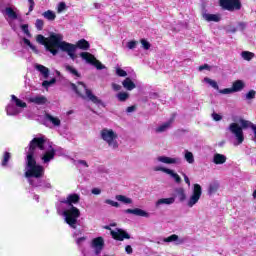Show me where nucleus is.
<instances>
[{"label":"nucleus","mask_w":256,"mask_h":256,"mask_svg":"<svg viewBox=\"0 0 256 256\" xmlns=\"http://www.w3.org/2000/svg\"><path fill=\"white\" fill-rule=\"evenodd\" d=\"M116 98L118 99V101H120L121 103H125V101H127V99H129V93L128 92H119L116 95Z\"/></svg>","instance_id":"37"},{"label":"nucleus","mask_w":256,"mask_h":256,"mask_svg":"<svg viewBox=\"0 0 256 256\" xmlns=\"http://www.w3.org/2000/svg\"><path fill=\"white\" fill-rule=\"evenodd\" d=\"M81 196L79 194H69L66 198H63L60 203L66 205V208H71L76 203H79Z\"/></svg>","instance_id":"17"},{"label":"nucleus","mask_w":256,"mask_h":256,"mask_svg":"<svg viewBox=\"0 0 256 256\" xmlns=\"http://www.w3.org/2000/svg\"><path fill=\"white\" fill-rule=\"evenodd\" d=\"M203 195V187H201L199 184H193L192 185V192L189 195V197L186 200V207L189 209H193L195 205L201 201V197Z\"/></svg>","instance_id":"8"},{"label":"nucleus","mask_w":256,"mask_h":256,"mask_svg":"<svg viewBox=\"0 0 256 256\" xmlns=\"http://www.w3.org/2000/svg\"><path fill=\"white\" fill-rule=\"evenodd\" d=\"M71 87L77 95L82 97V99H88L98 107H105L103 100L99 99V97L95 96L91 90L87 89V86H85L83 82H78V85L71 84Z\"/></svg>","instance_id":"4"},{"label":"nucleus","mask_w":256,"mask_h":256,"mask_svg":"<svg viewBox=\"0 0 256 256\" xmlns=\"http://www.w3.org/2000/svg\"><path fill=\"white\" fill-rule=\"evenodd\" d=\"M28 3L30 4L29 6V11H33L34 7H35V1L33 0H28Z\"/></svg>","instance_id":"60"},{"label":"nucleus","mask_w":256,"mask_h":256,"mask_svg":"<svg viewBox=\"0 0 256 256\" xmlns=\"http://www.w3.org/2000/svg\"><path fill=\"white\" fill-rule=\"evenodd\" d=\"M43 25H44L43 20L41 19L36 20L35 26H36V29H38V31L43 30Z\"/></svg>","instance_id":"48"},{"label":"nucleus","mask_w":256,"mask_h":256,"mask_svg":"<svg viewBox=\"0 0 256 256\" xmlns=\"http://www.w3.org/2000/svg\"><path fill=\"white\" fill-rule=\"evenodd\" d=\"M166 243H175L176 245L183 244V240L179 239V236L177 234H172L168 237H165Z\"/></svg>","instance_id":"29"},{"label":"nucleus","mask_w":256,"mask_h":256,"mask_svg":"<svg viewBox=\"0 0 256 256\" xmlns=\"http://www.w3.org/2000/svg\"><path fill=\"white\" fill-rule=\"evenodd\" d=\"M140 43H141L143 49H145L146 51L149 50V49H151V44H150L147 40L142 39V40L140 41Z\"/></svg>","instance_id":"46"},{"label":"nucleus","mask_w":256,"mask_h":256,"mask_svg":"<svg viewBox=\"0 0 256 256\" xmlns=\"http://www.w3.org/2000/svg\"><path fill=\"white\" fill-rule=\"evenodd\" d=\"M218 92L221 95H231V93H234L233 88H225V89H222V90H218Z\"/></svg>","instance_id":"43"},{"label":"nucleus","mask_w":256,"mask_h":256,"mask_svg":"<svg viewBox=\"0 0 256 256\" xmlns=\"http://www.w3.org/2000/svg\"><path fill=\"white\" fill-rule=\"evenodd\" d=\"M95 9H101V4L96 3L95 4Z\"/></svg>","instance_id":"63"},{"label":"nucleus","mask_w":256,"mask_h":256,"mask_svg":"<svg viewBox=\"0 0 256 256\" xmlns=\"http://www.w3.org/2000/svg\"><path fill=\"white\" fill-rule=\"evenodd\" d=\"M105 203H106V205H111V207H116V208L119 207V203L115 202V201H113L111 199L105 200Z\"/></svg>","instance_id":"51"},{"label":"nucleus","mask_w":256,"mask_h":256,"mask_svg":"<svg viewBox=\"0 0 256 256\" xmlns=\"http://www.w3.org/2000/svg\"><path fill=\"white\" fill-rule=\"evenodd\" d=\"M21 30L25 35H27V37H31V32H29V25L27 24L21 25Z\"/></svg>","instance_id":"44"},{"label":"nucleus","mask_w":256,"mask_h":256,"mask_svg":"<svg viewBox=\"0 0 256 256\" xmlns=\"http://www.w3.org/2000/svg\"><path fill=\"white\" fill-rule=\"evenodd\" d=\"M243 89H245V82H243L242 80H236L235 82H233L232 91H234V93H238V91H243Z\"/></svg>","instance_id":"28"},{"label":"nucleus","mask_w":256,"mask_h":256,"mask_svg":"<svg viewBox=\"0 0 256 256\" xmlns=\"http://www.w3.org/2000/svg\"><path fill=\"white\" fill-rule=\"evenodd\" d=\"M176 193L178 195L179 201L183 202V201H185V199H187V195L185 194V189L178 188L176 190Z\"/></svg>","instance_id":"38"},{"label":"nucleus","mask_w":256,"mask_h":256,"mask_svg":"<svg viewBox=\"0 0 256 256\" xmlns=\"http://www.w3.org/2000/svg\"><path fill=\"white\" fill-rule=\"evenodd\" d=\"M80 57L86 61V63H89V65H93L98 71H101L102 69H107L105 65H103L93 54L89 52H82L80 53Z\"/></svg>","instance_id":"10"},{"label":"nucleus","mask_w":256,"mask_h":256,"mask_svg":"<svg viewBox=\"0 0 256 256\" xmlns=\"http://www.w3.org/2000/svg\"><path fill=\"white\" fill-rule=\"evenodd\" d=\"M1 12L6 18V20L8 21L10 27H12L14 31H17V26L15 25V21H21V15H19V12H17V9L6 7Z\"/></svg>","instance_id":"9"},{"label":"nucleus","mask_w":256,"mask_h":256,"mask_svg":"<svg viewBox=\"0 0 256 256\" xmlns=\"http://www.w3.org/2000/svg\"><path fill=\"white\" fill-rule=\"evenodd\" d=\"M73 46L75 47V52L77 51V47H78V49H82L83 51L89 50V47H90L89 42L85 39L79 40L76 43V45L73 44Z\"/></svg>","instance_id":"26"},{"label":"nucleus","mask_w":256,"mask_h":256,"mask_svg":"<svg viewBox=\"0 0 256 256\" xmlns=\"http://www.w3.org/2000/svg\"><path fill=\"white\" fill-rule=\"evenodd\" d=\"M155 162L163 163L164 165H181V158L161 155L155 158Z\"/></svg>","instance_id":"14"},{"label":"nucleus","mask_w":256,"mask_h":256,"mask_svg":"<svg viewBox=\"0 0 256 256\" xmlns=\"http://www.w3.org/2000/svg\"><path fill=\"white\" fill-rule=\"evenodd\" d=\"M220 5L227 11H239L241 9V0H220Z\"/></svg>","instance_id":"13"},{"label":"nucleus","mask_w":256,"mask_h":256,"mask_svg":"<svg viewBox=\"0 0 256 256\" xmlns=\"http://www.w3.org/2000/svg\"><path fill=\"white\" fill-rule=\"evenodd\" d=\"M256 91L255 90H250L248 93H246V99H255Z\"/></svg>","instance_id":"49"},{"label":"nucleus","mask_w":256,"mask_h":256,"mask_svg":"<svg viewBox=\"0 0 256 256\" xmlns=\"http://www.w3.org/2000/svg\"><path fill=\"white\" fill-rule=\"evenodd\" d=\"M211 71V66H209L208 64H204L199 66L198 71Z\"/></svg>","instance_id":"52"},{"label":"nucleus","mask_w":256,"mask_h":256,"mask_svg":"<svg viewBox=\"0 0 256 256\" xmlns=\"http://www.w3.org/2000/svg\"><path fill=\"white\" fill-rule=\"evenodd\" d=\"M175 203V197L160 198L155 202L156 209L163 207V205H173Z\"/></svg>","instance_id":"20"},{"label":"nucleus","mask_w":256,"mask_h":256,"mask_svg":"<svg viewBox=\"0 0 256 256\" xmlns=\"http://www.w3.org/2000/svg\"><path fill=\"white\" fill-rule=\"evenodd\" d=\"M112 89L114 91H121V85L112 83Z\"/></svg>","instance_id":"56"},{"label":"nucleus","mask_w":256,"mask_h":256,"mask_svg":"<svg viewBox=\"0 0 256 256\" xmlns=\"http://www.w3.org/2000/svg\"><path fill=\"white\" fill-rule=\"evenodd\" d=\"M116 201H119L120 203H124V205H131L133 203V199L125 195H116Z\"/></svg>","instance_id":"33"},{"label":"nucleus","mask_w":256,"mask_h":256,"mask_svg":"<svg viewBox=\"0 0 256 256\" xmlns=\"http://www.w3.org/2000/svg\"><path fill=\"white\" fill-rule=\"evenodd\" d=\"M173 124V119L168 120L167 122H164L160 126H158L155 129L156 133H165L168 129H171V125Z\"/></svg>","instance_id":"23"},{"label":"nucleus","mask_w":256,"mask_h":256,"mask_svg":"<svg viewBox=\"0 0 256 256\" xmlns=\"http://www.w3.org/2000/svg\"><path fill=\"white\" fill-rule=\"evenodd\" d=\"M217 191H219V182H211L208 187V195H215Z\"/></svg>","instance_id":"31"},{"label":"nucleus","mask_w":256,"mask_h":256,"mask_svg":"<svg viewBox=\"0 0 256 256\" xmlns=\"http://www.w3.org/2000/svg\"><path fill=\"white\" fill-rule=\"evenodd\" d=\"M26 107L27 103L17 98V96L11 95L10 103L6 106V113L9 116L19 115V113H22L23 109Z\"/></svg>","instance_id":"7"},{"label":"nucleus","mask_w":256,"mask_h":256,"mask_svg":"<svg viewBox=\"0 0 256 256\" xmlns=\"http://www.w3.org/2000/svg\"><path fill=\"white\" fill-rule=\"evenodd\" d=\"M212 118L214 121H221V119H223V117L217 113H213Z\"/></svg>","instance_id":"55"},{"label":"nucleus","mask_w":256,"mask_h":256,"mask_svg":"<svg viewBox=\"0 0 256 256\" xmlns=\"http://www.w3.org/2000/svg\"><path fill=\"white\" fill-rule=\"evenodd\" d=\"M65 9H67V5L65 4V2H60L57 7V12L63 13V11H65Z\"/></svg>","instance_id":"45"},{"label":"nucleus","mask_w":256,"mask_h":256,"mask_svg":"<svg viewBox=\"0 0 256 256\" xmlns=\"http://www.w3.org/2000/svg\"><path fill=\"white\" fill-rule=\"evenodd\" d=\"M165 243H167V241L165 240V237L156 239V244L157 245H165Z\"/></svg>","instance_id":"54"},{"label":"nucleus","mask_w":256,"mask_h":256,"mask_svg":"<svg viewBox=\"0 0 256 256\" xmlns=\"http://www.w3.org/2000/svg\"><path fill=\"white\" fill-rule=\"evenodd\" d=\"M90 247L94 250L95 255H100L103 247H105V240L103 237L94 238L91 241Z\"/></svg>","instance_id":"16"},{"label":"nucleus","mask_w":256,"mask_h":256,"mask_svg":"<svg viewBox=\"0 0 256 256\" xmlns=\"http://www.w3.org/2000/svg\"><path fill=\"white\" fill-rule=\"evenodd\" d=\"M241 57H242V59H244V61H251V59H254L255 53L250 52V51H242Z\"/></svg>","instance_id":"35"},{"label":"nucleus","mask_w":256,"mask_h":256,"mask_svg":"<svg viewBox=\"0 0 256 256\" xmlns=\"http://www.w3.org/2000/svg\"><path fill=\"white\" fill-rule=\"evenodd\" d=\"M122 85H123L124 89H126L127 91H133V89H135L137 87V85H135V82H133V80H131L130 77H127L122 82Z\"/></svg>","instance_id":"27"},{"label":"nucleus","mask_w":256,"mask_h":256,"mask_svg":"<svg viewBox=\"0 0 256 256\" xmlns=\"http://www.w3.org/2000/svg\"><path fill=\"white\" fill-rule=\"evenodd\" d=\"M138 43L139 42L132 40V41L127 42L126 47L128 49H135V47H137Z\"/></svg>","instance_id":"47"},{"label":"nucleus","mask_w":256,"mask_h":256,"mask_svg":"<svg viewBox=\"0 0 256 256\" xmlns=\"http://www.w3.org/2000/svg\"><path fill=\"white\" fill-rule=\"evenodd\" d=\"M30 103H35V105H45L47 103V97L43 95L33 96L29 98Z\"/></svg>","instance_id":"21"},{"label":"nucleus","mask_w":256,"mask_h":256,"mask_svg":"<svg viewBox=\"0 0 256 256\" xmlns=\"http://www.w3.org/2000/svg\"><path fill=\"white\" fill-rule=\"evenodd\" d=\"M244 129H251L254 133V138L256 139V124H253V122L240 118L238 122L229 124L228 131L234 138L233 145L235 147L242 145L243 141H245Z\"/></svg>","instance_id":"3"},{"label":"nucleus","mask_w":256,"mask_h":256,"mask_svg":"<svg viewBox=\"0 0 256 256\" xmlns=\"http://www.w3.org/2000/svg\"><path fill=\"white\" fill-rule=\"evenodd\" d=\"M9 159H11V153L5 152L1 163L2 167H7Z\"/></svg>","instance_id":"40"},{"label":"nucleus","mask_w":256,"mask_h":256,"mask_svg":"<svg viewBox=\"0 0 256 256\" xmlns=\"http://www.w3.org/2000/svg\"><path fill=\"white\" fill-rule=\"evenodd\" d=\"M237 29L238 31H245V29H247V24L245 22H238Z\"/></svg>","instance_id":"50"},{"label":"nucleus","mask_w":256,"mask_h":256,"mask_svg":"<svg viewBox=\"0 0 256 256\" xmlns=\"http://www.w3.org/2000/svg\"><path fill=\"white\" fill-rule=\"evenodd\" d=\"M238 29L233 27L229 30L230 33H237Z\"/></svg>","instance_id":"62"},{"label":"nucleus","mask_w":256,"mask_h":256,"mask_svg":"<svg viewBox=\"0 0 256 256\" xmlns=\"http://www.w3.org/2000/svg\"><path fill=\"white\" fill-rule=\"evenodd\" d=\"M184 159L189 163V165H193V163H195V156L193 155V152L189 150L184 151Z\"/></svg>","instance_id":"32"},{"label":"nucleus","mask_w":256,"mask_h":256,"mask_svg":"<svg viewBox=\"0 0 256 256\" xmlns=\"http://www.w3.org/2000/svg\"><path fill=\"white\" fill-rule=\"evenodd\" d=\"M65 223L71 227V229H77V219L81 217V211L75 207L70 206V208H65L62 212Z\"/></svg>","instance_id":"6"},{"label":"nucleus","mask_w":256,"mask_h":256,"mask_svg":"<svg viewBox=\"0 0 256 256\" xmlns=\"http://www.w3.org/2000/svg\"><path fill=\"white\" fill-rule=\"evenodd\" d=\"M203 82L210 85V87H212V89H216V91H219V84H217V81H215L209 77H205L203 79Z\"/></svg>","instance_id":"34"},{"label":"nucleus","mask_w":256,"mask_h":256,"mask_svg":"<svg viewBox=\"0 0 256 256\" xmlns=\"http://www.w3.org/2000/svg\"><path fill=\"white\" fill-rule=\"evenodd\" d=\"M203 19L208 22L213 21L214 23H219V21H221V16L219 14L204 13Z\"/></svg>","instance_id":"25"},{"label":"nucleus","mask_w":256,"mask_h":256,"mask_svg":"<svg viewBox=\"0 0 256 256\" xmlns=\"http://www.w3.org/2000/svg\"><path fill=\"white\" fill-rule=\"evenodd\" d=\"M37 43L40 45H44L46 51H49L52 55H57L59 53V49H61L64 53L75 61L77 59V54H75V46L69 42L63 41V36L61 34L52 33L48 38L39 34L36 36Z\"/></svg>","instance_id":"2"},{"label":"nucleus","mask_w":256,"mask_h":256,"mask_svg":"<svg viewBox=\"0 0 256 256\" xmlns=\"http://www.w3.org/2000/svg\"><path fill=\"white\" fill-rule=\"evenodd\" d=\"M77 164L82 165L83 167H89V164H87V161L85 160H78Z\"/></svg>","instance_id":"58"},{"label":"nucleus","mask_w":256,"mask_h":256,"mask_svg":"<svg viewBox=\"0 0 256 256\" xmlns=\"http://www.w3.org/2000/svg\"><path fill=\"white\" fill-rule=\"evenodd\" d=\"M64 69L67 73H70V75H72V77H75V79H79V77H81V73H79V71H77L75 69V67H73L69 64H65Z\"/></svg>","instance_id":"24"},{"label":"nucleus","mask_w":256,"mask_h":256,"mask_svg":"<svg viewBox=\"0 0 256 256\" xmlns=\"http://www.w3.org/2000/svg\"><path fill=\"white\" fill-rule=\"evenodd\" d=\"M42 15L48 21H55V18L57 17V15H55V12L51 10L45 11Z\"/></svg>","instance_id":"36"},{"label":"nucleus","mask_w":256,"mask_h":256,"mask_svg":"<svg viewBox=\"0 0 256 256\" xmlns=\"http://www.w3.org/2000/svg\"><path fill=\"white\" fill-rule=\"evenodd\" d=\"M212 161L215 165H223L227 163V156L220 153H216L214 154Z\"/></svg>","instance_id":"22"},{"label":"nucleus","mask_w":256,"mask_h":256,"mask_svg":"<svg viewBox=\"0 0 256 256\" xmlns=\"http://www.w3.org/2000/svg\"><path fill=\"white\" fill-rule=\"evenodd\" d=\"M182 176L184 178L185 183L188 185V187H191V180H189V176L187 174L182 173Z\"/></svg>","instance_id":"53"},{"label":"nucleus","mask_w":256,"mask_h":256,"mask_svg":"<svg viewBox=\"0 0 256 256\" xmlns=\"http://www.w3.org/2000/svg\"><path fill=\"white\" fill-rule=\"evenodd\" d=\"M91 192L93 195H101V189L99 188H93Z\"/></svg>","instance_id":"59"},{"label":"nucleus","mask_w":256,"mask_h":256,"mask_svg":"<svg viewBox=\"0 0 256 256\" xmlns=\"http://www.w3.org/2000/svg\"><path fill=\"white\" fill-rule=\"evenodd\" d=\"M35 69L36 71H39V73H41V75L45 78L48 79L49 78V68L41 65V64H36L35 65Z\"/></svg>","instance_id":"30"},{"label":"nucleus","mask_w":256,"mask_h":256,"mask_svg":"<svg viewBox=\"0 0 256 256\" xmlns=\"http://www.w3.org/2000/svg\"><path fill=\"white\" fill-rule=\"evenodd\" d=\"M125 251L128 255H131V253H133V248L131 247V245H127L125 247Z\"/></svg>","instance_id":"57"},{"label":"nucleus","mask_w":256,"mask_h":256,"mask_svg":"<svg viewBox=\"0 0 256 256\" xmlns=\"http://www.w3.org/2000/svg\"><path fill=\"white\" fill-rule=\"evenodd\" d=\"M104 229H107L108 231H110L111 236L116 241H124V239H131V236L129 235V233H127L123 229L116 228L115 230H111V226H104Z\"/></svg>","instance_id":"12"},{"label":"nucleus","mask_w":256,"mask_h":256,"mask_svg":"<svg viewBox=\"0 0 256 256\" xmlns=\"http://www.w3.org/2000/svg\"><path fill=\"white\" fill-rule=\"evenodd\" d=\"M44 123L46 127H50V129L53 127H61V118L53 114L46 113L44 116Z\"/></svg>","instance_id":"15"},{"label":"nucleus","mask_w":256,"mask_h":256,"mask_svg":"<svg viewBox=\"0 0 256 256\" xmlns=\"http://www.w3.org/2000/svg\"><path fill=\"white\" fill-rule=\"evenodd\" d=\"M26 152V167L25 177L32 187H44L51 189V183L41 181V177L45 175V168L37 163V157L44 165H49L55 159V148L53 144L45 140L43 137L34 138L29 147L25 149Z\"/></svg>","instance_id":"1"},{"label":"nucleus","mask_w":256,"mask_h":256,"mask_svg":"<svg viewBox=\"0 0 256 256\" xmlns=\"http://www.w3.org/2000/svg\"><path fill=\"white\" fill-rule=\"evenodd\" d=\"M81 235H82L81 230H76L72 235L76 245H78L79 247H83V245H85V241H87V236H81Z\"/></svg>","instance_id":"19"},{"label":"nucleus","mask_w":256,"mask_h":256,"mask_svg":"<svg viewBox=\"0 0 256 256\" xmlns=\"http://www.w3.org/2000/svg\"><path fill=\"white\" fill-rule=\"evenodd\" d=\"M56 79L55 78H52L50 81L48 80H45L42 85L47 89L48 87H51V85H55L56 83Z\"/></svg>","instance_id":"41"},{"label":"nucleus","mask_w":256,"mask_h":256,"mask_svg":"<svg viewBox=\"0 0 256 256\" xmlns=\"http://www.w3.org/2000/svg\"><path fill=\"white\" fill-rule=\"evenodd\" d=\"M253 197L256 199V190L253 192Z\"/></svg>","instance_id":"64"},{"label":"nucleus","mask_w":256,"mask_h":256,"mask_svg":"<svg viewBox=\"0 0 256 256\" xmlns=\"http://www.w3.org/2000/svg\"><path fill=\"white\" fill-rule=\"evenodd\" d=\"M153 171H155L156 173H165L166 175H169V177H171L172 179H174L175 183H181V176H179V174H177V172H175V170L171 169V168H167L164 167L162 165H155L153 166Z\"/></svg>","instance_id":"11"},{"label":"nucleus","mask_w":256,"mask_h":256,"mask_svg":"<svg viewBox=\"0 0 256 256\" xmlns=\"http://www.w3.org/2000/svg\"><path fill=\"white\" fill-rule=\"evenodd\" d=\"M127 113H133V111H135V106H129L127 109H126Z\"/></svg>","instance_id":"61"},{"label":"nucleus","mask_w":256,"mask_h":256,"mask_svg":"<svg viewBox=\"0 0 256 256\" xmlns=\"http://www.w3.org/2000/svg\"><path fill=\"white\" fill-rule=\"evenodd\" d=\"M101 139L108 145L110 149H119V134L113 129L104 128L100 132Z\"/></svg>","instance_id":"5"},{"label":"nucleus","mask_w":256,"mask_h":256,"mask_svg":"<svg viewBox=\"0 0 256 256\" xmlns=\"http://www.w3.org/2000/svg\"><path fill=\"white\" fill-rule=\"evenodd\" d=\"M22 41H23L24 45H27L28 47H30V49L33 50L34 53H39V50H37V47H35V45L31 44V41H29V39L23 38Z\"/></svg>","instance_id":"39"},{"label":"nucleus","mask_w":256,"mask_h":256,"mask_svg":"<svg viewBox=\"0 0 256 256\" xmlns=\"http://www.w3.org/2000/svg\"><path fill=\"white\" fill-rule=\"evenodd\" d=\"M116 75H118V77H127V71L121 69L120 67H117Z\"/></svg>","instance_id":"42"},{"label":"nucleus","mask_w":256,"mask_h":256,"mask_svg":"<svg viewBox=\"0 0 256 256\" xmlns=\"http://www.w3.org/2000/svg\"><path fill=\"white\" fill-rule=\"evenodd\" d=\"M124 213H127L128 215H135L136 217H145L146 219H149L151 217V214L141 208H134V209H126L124 210Z\"/></svg>","instance_id":"18"}]
</instances>
